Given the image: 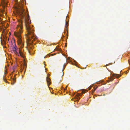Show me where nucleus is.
I'll return each mask as SVG.
<instances>
[{
	"label": "nucleus",
	"instance_id": "f257e3e1",
	"mask_svg": "<svg viewBox=\"0 0 130 130\" xmlns=\"http://www.w3.org/2000/svg\"><path fill=\"white\" fill-rule=\"evenodd\" d=\"M18 9L19 13L22 20H20L18 21L19 24L17 27H20L19 32H15L14 35L17 38L18 44L21 46V47H22L24 45L21 39V34L23 31L22 30L23 23L22 20L23 19L24 21L25 25L27 32L26 37L30 41H31V39H33V40H31L32 42L33 41L35 40L34 30L33 26L29 25L31 23V21L29 20V16L28 11L24 9L22 6H20Z\"/></svg>",
	"mask_w": 130,
	"mask_h": 130
},
{
	"label": "nucleus",
	"instance_id": "f03ea898",
	"mask_svg": "<svg viewBox=\"0 0 130 130\" xmlns=\"http://www.w3.org/2000/svg\"><path fill=\"white\" fill-rule=\"evenodd\" d=\"M12 49L15 54L16 55H18L19 56H20L23 58L25 56L24 54L22 52L21 50H20L19 48H16V45H15V46H14L12 48Z\"/></svg>",
	"mask_w": 130,
	"mask_h": 130
},
{
	"label": "nucleus",
	"instance_id": "7ed1b4c3",
	"mask_svg": "<svg viewBox=\"0 0 130 130\" xmlns=\"http://www.w3.org/2000/svg\"><path fill=\"white\" fill-rule=\"evenodd\" d=\"M4 31H3V33L1 35V41L2 45L4 46V45L6 44V35L4 34V38L3 39H2V36L3 34Z\"/></svg>",
	"mask_w": 130,
	"mask_h": 130
},
{
	"label": "nucleus",
	"instance_id": "20e7f679",
	"mask_svg": "<svg viewBox=\"0 0 130 130\" xmlns=\"http://www.w3.org/2000/svg\"><path fill=\"white\" fill-rule=\"evenodd\" d=\"M46 80L47 83L48 87H49V85L51 84V79L48 77L47 76L46 78Z\"/></svg>",
	"mask_w": 130,
	"mask_h": 130
},
{
	"label": "nucleus",
	"instance_id": "39448f33",
	"mask_svg": "<svg viewBox=\"0 0 130 130\" xmlns=\"http://www.w3.org/2000/svg\"><path fill=\"white\" fill-rule=\"evenodd\" d=\"M2 3L5 6H6L8 3L7 0H2Z\"/></svg>",
	"mask_w": 130,
	"mask_h": 130
},
{
	"label": "nucleus",
	"instance_id": "423d86ee",
	"mask_svg": "<svg viewBox=\"0 0 130 130\" xmlns=\"http://www.w3.org/2000/svg\"><path fill=\"white\" fill-rule=\"evenodd\" d=\"M82 94L81 93H77V100H79L80 99V98L79 97V96H82Z\"/></svg>",
	"mask_w": 130,
	"mask_h": 130
},
{
	"label": "nucleus",
	"instance_id": "0eeeda50",
	"mask_svg": "<svg viewBox=\"0 0 130 130\" xmlns=\"http://www.w3.org/2000/svg\"><path fill=\"white\" fill-rule=\"evenodd\" d=\"M113 77L115 76L117 78H119L121 76V75H119V74H114L113 75Z\"/></svg>",
	"mask_w": 130,
	"mask_h": 130
},
{
	"label": "nucleus",
	"instance_id": "6e6552de",
	"mask_svg": "<svg viewBox=\"0 0 130 130\" xmlns=\"http://www.w3.org/2000/svg\"><path fill=\"white\" fill-rule=\"evenodd\" d=\"M68 26V23H67L66 21V25H65V27L67 29V27Z\"/></svg>",
	"mask_w": 130,
	"mask_h": 130
},
{
	"label": "nucleus",
	"instance_id": "1a4fd4ad",
	"mask_svg": "<svg viewBox=\"0 0 130 130\" xmlns=\"http://www.w3.org/2000/svg\"><path fill=\"white\" fill-rule=\"evenodd\" d=\"M13 83H11L12 85H13L16 82V78H14L13 79Z\"/></svg>",
	"mask_w": 130,
	"mask_h": 130
},
{
	"label": "nucleus",
	"instance_id": "9d476101",
	"mask_svg": "<svg viewBox=\"0 0 130 130\" xmlns=\"http://www.w3.org/2000/svg\"><path fill=\"white\" fill-rule=\"evenodd\" d=\"M98 88L97 87H95L94 88V89H93L92 90V91H93V93Z\"/></svg>",
	"mask_w": 130,
	"mask_h": 130
},
{
	"label": "nucleus",
	"instance_id": "9b49d317",
	"mask_svg": "<svg viewBox=\"0 0 130 130\" xmlns=\"http://www.w3.org/2000/svg\"><path fill=\"white\" fill-rule=\"evenodd\" d=\"M3 80H4V81H5V82H6V79H5L4 78V77H3Z\"/></svg>",
	"mask_w": 130,
	"mask_h": 130
},
{
	"label": "nucleus",
	"instance_id": "f8f14e48",
	"mask_svg": "<svg viewBox=\"0 0 130 130\" xmlns=\"http://www.w3.org/2000/svg\"><path fill=\"white\" fill-rule=\"evenodd\" d=\"M28 52H29V54H30L31 55V53H30V51L29 50H28Z\"/></svg>",
	"mask_w": 130,
	"mask_h": 130
},
{
	"label": "nucleus",
	"instance_id": "ddd939ff",
	"mask_svg": "<svg viewBox=\"0 0 130 130\" xmlns=\"http://www.w3.org/2000/svg\"><path fill=\"white\" fill-rule=\"evenodd\" d=\"M113 78H112L110 79V81H112V80H113Z\"/></svg>",
	"mask_w": 130,
	"mask_h": 130
},
{
	"label": "nucleus",
	"instance_id": "4468645a",
	"mask_svg": "<svg viewBox=\"0 0 130 130\" xmlns=\"http://www.w3.org/2000/svg\"><path fill=\"white\" fill-rule=\"evenodd\" d=\"M82 92L83 93H85V92L84 91H82Z\"/></svg>",
	"mask_w": 130,
	"mask_h": 130
},
{
	"label": "nucleus",
	"instance_id": "2eb2a0df",
	"mask_svg": "<svg viewBox=\"0 0 130 130\" xmlns=\"http://www.w3.org/2000/svg\"><path fill=\"white\" fill-rule=\"evenodd\" d=\"M26 64L25 63L24 64V67H26Z\"/></svg>",
	"mask_w": 130,
	"mask_h": 130
},
{
	"label": "nucleus",
	"instance_id": "dca6fc26",
	"mask_svg": "<svg viewBox=\"0 0 130 130\" xmlns=\"http://www.w3.org/2000/svg\"><path fill=\"white\" fill-rule=\"evenodd\" d=\"M1 15L0 14V21H1Z\"/></svg>",
	"mask_w": 130,
	"mask_h": 130
},
{
	"label": "nucleus",
	"instance_id": "f3484780",
	"mask_svg": "<svg viewBox=\"0 0 130 130\" xmlns=\"http://www.w3.org/2000/svg\"><path fill=\"white\" fill-rule=\"evenodd\" d=\"M47 57L46 56H44V58H46Z\"/></svg>",
	"mask_w": 130,
	"mask_h": 130
},
{
	"label": "nucleus",
	"instance_id": "a211bd4d",
	"mask_svg": "<svg viewBox=\"0 0 130 130\" xmlns=\"http://www.w3.org/2000/svg\"><path fill=\"white\" fill-rule=\"evenodd\" d=\"M64 69L63 70H62V72H63V71L64 70Z\"/></svg>",
	"mask_w": 130,
	"mask_h": 130
},
{
	"label": "nucleus",
	"instance_id": "6ab92c4d",
	"mask_svg": "<svg viewBox=\"0 0 130 130\" xmlns=\"http://www.w3.org/2000/svg\"><path fill=\"white\" fill-rule=\"evenodd\" d=\"M66 66V65H65V64H64V66Z\"/></svg>",
	"mask_w": 130,
	"mask_h": 130
},
{
	"label": "nucleus",
	"instance_id": "aec40b11",
	"mask_svg": "<svg viewBox=\"0 0 130 130\" xmlns=\"http://www.w3.org/2000/svg\"><path fill=\"white\" fill-rule=\"evenodd\" d=\"M103 96H105V94H103Z\"/></svg>",
	"mask_w": 130,
	"mask_h": 130
},
{
	"label": "nucleus",
	"instance_id": "412c9836",
	"mask_svg": "<svg viewBox=\"0 0 130 130\" xmlns=\"http://www.w3.org/2000/svg\"><path fill=\"white\" fill-rule=\"evenodd\" d=\"M108 64H106V66H108Z\"/></svg>",
	"mask_w": 130,
	"mask_h": 130
},
{
	"label": "nucleus",
	"instance_id": "4be33fe9",
	"mask_svg": "<svg viewBox=\"0 0 130 130\" xmlns=\"http://www.w3.org/2000/svg\"><path fill=\"white\" fill-rule=\"evenodd\" d=\"M9 40V39H8V40Z\"/></svg>",
	"mask_w": 130,
	"mask_h": 130
}]
</instances>
